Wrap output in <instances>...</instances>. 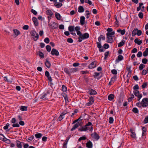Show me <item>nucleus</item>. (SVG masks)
Wrapping results in <instances>:
<instances>
[{
	"label": "nucleus",
	"instance_id": "nucleus-1",
	"mask_svg": "<svg viewBox=\"0 0 148 148\" xmlns=\"http://www.w3.org/2000/svg\"><path fill=\"white\" fill-rule=\"evenodd\" d=\"M93 125L90 122H88L84 126H83L79 128L78 130L80 131H86L88 130L92 132L93 130Z\"/></svg>",
	"mask_w": 148,
	"mask_h": 148
},
{
	"label": "nucleus",
	"instance_id": "nucleus-2",
	"mask_svg": "<svg viewBox=\"0 0 148 148\" xmlns=\"http://www.w3.org/2000/svg\"><path fill=\"white\" fill-rule=\"evenodd\" d=\"M142 33L141 30H138L137 29H135L133 31L132 35V36H134L136 34L138 36H140L141 35Z\"/></svg>",
	"mask_w": 148,
	"mask_h": 148
},
{
	"label": "nucleus",
	"instance_id": "nucleus-3",
	"mask_svg": "<svg viewBox=\"0 0 148 148\" xmlns=\"http://www.w3.org/2000/svg\"><path fill=\"white\" fill-rule=\"evenodd\" d=\"M30 33L32 36L34 37L33 38L34 40L36 41L39 38L38 34L37 33L35 30L32 31Z\"/></svg>",
	"mask_w": 148,
	"mask_h": 148
},
{
	"label": "nucleus",
	"instance_id": "nucleus-4",
	"mask_svg": "<svg viewBox=\"0 0 148 148\" xmlns=\"http://www.w3.org/2000/svg\"><path fill=\"white\" fill-rule=\"evenodd\" d=\"M48 25L49 27L52 29H54L58 28V24L54 22H52L51 23H49L48 22Z\"/></svg>",
	"mask_w": 148,
	"mask_h": 148
},
{
	"label": "nucleus",
	"instance_id": "nucleus-5",
	"mask_svg": "<svg viewBox=\"0 0 148 148\" xmlns=\"http://www.w3.org/2000/svg\"><path fill=\"white\" fill-rule=\"evenodd\" d=\"M141 105L143 107L148 106V98H145L143 99L141 102Z\"/></svg>",
	"mask_w": 148,
	"mask_h": 148
},
{
	"label": "nucleus",
	"instance_id": "nucleus-6",
	"mask_svg": "<svg viewBox=\"0 0 148 148\" xmlns=\"http://www.w3.org/2000/svg\"><path fill=\"white\" fill-rule=\"evenodd\" d=\"M51 54L53 56H58L59 55V53L58 51L54 48H53L51 52Z\"/></svg>",
	"mask_w": 148,
	"mask_h": 148
},
{
	"label": "nucleus",
	"instance_id": "nucleus-7",
	"mask_svg": "<svg viewBox=\"0 0 148 148\" xmlns=\"http://www.w3.org/2000/svg\"><path fill=\"white\" fill-rule=\"evenodd\" d=\"M49 94V91H47L46 93L42 95L40 97V99H43V100H46L48 99L49 98L47 96L48 94Z\"/></svg>",
	"mask_w": 148,
	"mask_h": 148
},
{
	"label": "nucleus",
	"instance_id": "nucleus-8",
	"mask_svg": "<svg viewBox=\"0 0 148 148\" xmlns=\"http://www.w3.org/2000/svg\"><path fill=\"white\" fill-rule=\"evenodd\" d=\"M91 136L97 140H98L100 138V137L99 135L96 132H95L93 134H91Z\"/></svg>",
	"mask_w": 148,
	"mask_h": 148
},
{
	"label": "nucleus",
	"instance_id": "nucleus-9",
	"mask_svg": "<svg viewBox=\"0 0 148 148\" xmlns=\"http://www.w3.org/2000/svg\"><path fill=\"white\" fill-rule=\"evenodd\" d=\"M89 102L86 104V106H88L91 105L93 103L94 101L93 97L92 96L90 97H89Z\"/></svg>",
	"mask_w": 148,
	"mask_h": 148
},
{
	"label": "nucleus",
	"instance_id": "nucleus-10",
	"mask_svg": "<svg viewBox=\"0 0 148 148\" xmlns=\"http://www.w3.org/2000/svg\"><path fill=\"white\" fill-rule=\"evenodd\" d=\"M97 62L94 61L92 62L88 66L89 69H92L96 67Z\"/></svg>",
	"mask_w": 148,
	"mask_h": 148
},
{
	"label": "nucleus",
	"instance_id": "nucleus-11",
	"mask_svg": "<svg viewBox=\"0 0 148 148\" xmlns=\"http://www.w3.org/2000/svg\"><path fill=\"white\" fill-rule=\"evenodd\" d=\"M108 39L107 42L108 43H112L114 41L113 36H107Z\"/></svg>",
	"mask_w": 148,
	"mask_h": 148
},
{
	"label": "nucleus",
	"instance_id": "nucleus-12",
	"mask_svg": "<svg viewBox=\"0 0 148 148\" xmlns=\"http://www.w3.org/2000/svg\"><path fill=\"white\" fill-rule=\"evenodd\" d=\"M89 94L90 95H94L97 94V92L92 89H89Z\"/></svg>",
	"mask_w": 148,
	"mask_h": 148
},
{
	"label": "nucleus",
	"instance_id": "nucleus-13",
	"mask_svg": "<svg viewBox=\"0 0 148 148\" xmlns=\"http://www.w3.org/2000/svg\"><path fill=\"white\" fill-rule=\"evenodd\" d=\"M92 143L89 140L86 143V147L88 148H92Z\"/></svg>",
	"mask_w": 148,
	"mask_h": 148
},
{
	"label": "nucleus",
	"instance_id": "nucleus-14",
	"mask_svg": "<svg viewBox=\"0 0 148 148\" xmlns=\"http://www.w3.org/2000/svg\"><path fill=\"white\" fill-rule=\"evenodd\" d=\"M81 36L83 39L84 40L88 38L89 37V35L88 33H85L82 34Z\"/></svg>",
	"mask_w": 148,
	"mask_h": 148
},
{
	"label": "nucleus",
	"instance_id": "nucleus-15",
	"mask_svg": "<svg viewBox=\"0 0 148 148\" xmlns=\"http://www.w3.org/2000/svg\"><path fill=\"white\" fill-rule=\"evenodd\" d=\"M80 23L82 25H83L85 23V17L83 16H82L80 18Z\"/></svg>",
	"mask_w": 148,
	"mask_h": 148
},
{
	"label": "nucleus",
	"instance_id": "nucleus-16",
	"mask_svg": "<svg viewBox=\"0 0 148 148\" xmlns=\"http://www.w3.org/2000/svg\"><path fill=\"white\" fill-rule=\"evenodd\" d=\"M66 114V113L62 112L59 116L57 119L58 121H60L62 120L64 118L63 116Z\"/></svg>",
	"mask_w": 148,
	"mask_h": 148
},
{
	"label": "nucleus",
	"instance_id": "nucleus-17",
	"mask_svg": "<svg viewBox=\"0 0 148 148\" xmlns=\"http://www.w3.org/2000/svg\"><path fill=\"white\" fill-rule=\"evenodd\" d=\"M123 57L121 55H119L118 56L117 58L115 60V62H119V61L122 60L123 59Z\"/></svg>",
	"mask_w": 148,
	"mask_h": 148
},
{
	"label": "nucleus",
	"instance_id": "nucleus-18",
	"mask_svg": "<svg viewBox=\"0 0 148 148\" xmlns=\"http://www.w3.org/2000/svg\"><path fill=\"white\" fill-rule=\"evenodd\" d=\"M130 132H131V136L133 138H136V134L134 132V130L132 129H130Z\"/></svg>",
	"mask_w": 148,
	"mask_h": 148
},
{
	"label": "nucleus",
	"instance_id": "nucleus-19",
	"mask_svg": "<svg viewBox=\"0 0 148 148\" xmlns=\"http://www.w3.org/2000/svg\"><path fill=\"white\" fill-rule=\"evenodd\" d=\"M32 20L35 25L36 26H37L38 25V23L37 18L35 17H33L32 18Z\"/></svg>",
	"mask_w": 148,
	"mask_h": 148
},
{
	"label": "nucleus",
	"instance_id": "nucleus-20",
	"mask_svg": "<svg viewBox=\"0 0 148 148\" xmlns=\"http://www.w3.org/2000/svg\"><path fill=\"white\" fill-rule=\"evenodd\" d=\"M78 11L79 13L83 12L84 11V9L82 6H80L78 8Z\"/></svg>",
	"mask_w": 148,
	"mask_h": 148
},
{
	"label": "nucleus",
	"instance_id": "nucleus-21",
	"mask_svg": "<svg viewBox=\"0 0 148 148\" xmlns=\"http://www.w3.org/2000/svg\"><path fill=\"white\" fill-rule=\"evenodd\" d=\"M45 65L48 68H49L51 66V63L47 59L46 60Z\"/></svg>",
	"mask_w": 148,
	"mask_h": 148
},
{
	"label": "nucleus",
	"instance_id": "nucleus-22",
	"mask_svg": "<svg viewBox=\"0 0 148 148\" xmlns=\"http://www.w3.org/2000/svg\"><path fill=\"white\" fill-rule=\"evenodd\" d=\"M13 31L14 34L16 36V37L18 35L20 34V32L17 29H13Z\"/></svg>",
	"mask_w": 148,
	"mask_h": 148
},
{
	"label": "nucleus",
	"instance_id": "nucleus-23",
	"mask_svg": "<svg viewBox=\"0 0 148 148\" xmlns=\"http://www.w3.org/2000/svg\"><path fill=\"white\" fill-rule=\"evenodd\" d=\"M117 31L118 33H120L121 34L123 35L125 34V29L121 30V29H117Z\"/></svg>",
	"mask_w": 148,
	"mask_h": 148
},
{
	"label": "nucleus",
	"instance_id": "nucleus-24",
	"mask_svg": "<svg viewBox=\"0 0 148 148\" xmlns=\"http://www.w3.org/2000/svg\"><path fill=\"white\" fill-rule=\"evenodd\" d=\"M64 72L69 75L70 76L71 75L69 69H68L67 68H65L64 69Z\"/></svg>",
	"mask_w": 148,
	"mask_h": 148
},
{
	"label": "nucleus",
	"instance_id": "nucleus-25",
	"mask_svg": "<svg viewBox=\"0 0 148 148\" xmlns=\"http://www.w3.org/2000/svg\"><path fill=\"white\" fill-rule=\"evenodd\" d=\"M16 145L18 148H22V145L21 143L19 140H17L16 141Z\"/></svg>",
	"mask_w": 148,
	"mask_h": 148
},
{
	"label": "nucleus",
	"instance_id": "nucleus-26",
	"mask_svg": "<svg viewBox=\"0 0 148 148\" xmlns=\"http://www.w3.org/2000/svg\"><path fill=\"white\" fill-rule=\"evenodd\" d=\"M70 72L71 73V74L73 73H74L75 72H76L78 70V68H71L69 69Z\"/></svg>",
	"mask_w": 148,
	"mask_h": 148
},
{
	"label": "nucleus",
	"instance_id": "nucleus-27",
	"mask_svg": "<svg viewBox=\"0 0 148 148\" xmlns=\"http://www.w3.org/2000/svg\"><path fill=\"white\" fill-rule=\"evenodd\" d=\"M62 5V4L59 2H57V3H54V5L57 8H60Z\"/></svg>",
	"mask_w": 148,
	"mask_h": 148
},
{
	"label": "nucleus",
	"instance_id": "nucleus-28",
	"mask_svg": "<svg viewBox=\"0 0 148 148\" xmlns=\"http://www.w3.org/2000/svg\"><path fill=\"white\" fill-rule=\"evenodd\" d=\"M134 42L138 45H140L142 43V41L139 40L138 38H136L134 40Z\"/></svg>",
	"mask_w": 148,
	"mask_h": 148
},
{
	"label": "nucleus",
	"instance_id": "nucleus-29",
	"mask_svg": "<svg viewBox=\"0 0 148 148\" xmlns=\"http://www.w3.org/2000/svg\"><path fill=\"white\" fill-rule=\"evenodd\" d=\"M114 98V95L112 94H110L109 95L108 99L110 101L112 100Z\"/></svg>",
	"mask_w": 148,
	"mask_h": 148
},
{
	"label": "nucleus",
	"instance_id": "nucleus-30",
	"mask_svg": "<svg viewBox=\"0 0 148 148\" xmlns=\"http://www.w3.org/2000/svg\"><path fill=\"white\" fill-rule=\"evenodd\" d=\"M125 43V41L124 40H122L120 42H119L118 45V47H120L123 46Z\"/></svg>",
	"mask_w": 148,
	"mask_h": 148
},
{
	"label": "nucleus",
	"instance_id": "nucleus-31",
	"mask_svg": "<svg viewBox=\"0 0 148 148\" xmlns=\"http://www.w3.org/2000/svg\"><path fill=\"white\" fill-rule=\"evenodd\" d=\"M55 16L56 18L58 20H60L61 19L60 15L58 13L56 12L55 13Z\"/></svg>",
	"mask_w": 148,
	"mask_h": 148
},
{
	"label": "nucleus",
	"instance_id": "nucleus-32",
	"mask_svg": "<svg viewBox=\"0 0 148 148\" xmlns=\"http://www.w3.org/2000/svg\"><path fill=\"white\" fill-rule=\"evenodd\" d=\"M74 26H70L68 27V29L71 32H72L74 31Z\"/></svg>",
	"mask_w": 148,
	"mask_h": 148
},
{
	"label": "nucleus",
	"instance_id": "nucleus-33",
	"mask_svg": "<svg viewBox=\"0 0 148 148\" xmlns=\"http://www.w3.org/2000/svg\"><path fill=\"white\" fill-rule=\"evenodd\" d=\"M139 6L137 8V11H139L140 10H141V9L142 8V6L143 5V3H139Z\"/></svg>",
	"mask_w": 148,
	"mask_h": 148
},
{
	"label": "nucleus",
	"instance_id": "nucleus-34",
	"mask_svg": "<svg viewBox=\"0 0 148 148\" xmlns=\"http://www.w3.org/2000/svg\"><path fill=\"white\" fill-rule=\"evenodd\" d=\"M78 124L76 123L74 125L73 127L71 129V130L72 131L75 130L76 128L79 126Z\"/></svg>",
	"mask_w": 148,
	"mask_h": 148
},
{
	"label": "nucleus",
	"instance_id": "nucleus-35",
	"mask_svg": "<svg viewBox=\"0 0 148 148\" xmlns=\"http://www.w3.org/2000/svg\"><path fill=\"white\" fill-rule=\"evenodd\" d=\"M115 34L114 32H108L106 33L107 36H112Z\"/></svg>",
	"mask_w": 148,
	"mask_h": 148
},
{
	"label": "nucleus",
	"instance_id": "nucleus-36",
	"mask_svg": "<svg viewBox=\"0 0 148 148\" xmlns=\"http://www.w3.org/2000/svg\"><path fill=\"white\" fill-rule=\"evenodd\" d=\"M47 14L50 16H51L53 14L52 12L50 10H48L47 11Z\"/></svg>",
	"mask_w": 148,
	"mask_h": 148
},
{
	"label": "nucleus",
	"instance_id": "nucleus-37",
	"mask_svg": "<svg viewBox=\"0 0 148 148\" xmlns=\"http://www.w3.org/2000/svg\"><path fill=\"white\" fill-rule=\"evenodd\" d=\"M27 107L24 106H22L21 107L20 110L22 111H26Z\"/></svg>",
	"mask_w": 148,
	"mask_h": 148
},
{
	"label": "nucleus",
	"instance_id": "nucleus-38",
	"mask_svg": "<svg viewBox=\"0 0 148 148\" xmlns=\"http://www.w3.org/2000/svg\"><path fill=\"white\" fill-rule=\"evenodd\" d=\"M133 92L135 96L138 97L140 94L139 91L138 90H135Z\"/></svg>",
	"mask_w": 148,
	"mask_h": 148
},
{
	"label": "nucleus",
	"instance_id": "nucleus-39",
	"mask_svg": "<svg viewBox=\"0 0 148 148\" xmlns=\"http://www.w3.org/2000/svg\"><path fill=\"white\" fill-rule=\"evenodd\" d=\"M148 49H146L145 50V51L143 53V56L144 57L147 56L148 55Z\"/></svg>",
	"mask_w": 148,
	"mask_h": 148
},
{
	"label": "nucleus",
	"instance_id": "nucleus-40",
	"mask_svg": "<svg viewBox=\"0 0 148 148\" xmlns=\"http://www.w3.org/2000/svg\"><path fill=\"white\" fill-rule=\"evenodd\" d=\"M42 134L40 133H37L35 135V136L37 138H40L42 136Z\"/></svg>",
	"mask_w": 148,
	"mask_h": 148
},
{
	"label": "nucleus",
	"instance_id": "nucleus-41",
	"mask_svg": "<svg viewBox=\"0 0 148 148\" xmlns=\"http://www.w3.org/2000/svg\"><path fill=\"white\" fill-rule=\"evenodd\" d=\"M87 138L85 136H82L78 140L79 141H80L81 140H85Z\"/></svg>",
	"mask_w": 148,
	"mask_h": 148
},
{
	"label": "nucleus",
	"instance_id": "nucleus-42",
	"mask_svg": "<svg viewBox=\"0 0 148 148\" xmlns=\"http://www.w3.org/2000/svg\"><path fill=\"white\" fill-rule=\"evenodd\" d=\"M62 90L64 92H66L67 90L66 87L64 85H63L62 86Z\"/></svg>",
	"mask_w": 148,
	"mask_h": 148
},
{
	"label": "nucleus",
	"instance_id": "nucleus-43",
	"mask_svg": "<svg viewBox=\"0 0 148 148\" xmlns=\"http://www.w3.org/2000/svg\"><path fill=\"white\" fill-rule=\"evenodd\" d=\"M132 111L134 113H138V110L137 108H134L132 110Z\"/></svg>",
	"mask_w": 148,
	"mask_h": 148
},
{
	"label": "nucleus",
	"instance_id": "nucleus-44",
	"mask_svg": "<svg viewBox=\"0 0 148 148\" xmlns=\"http://www.w3.org/2000/svg\"><path fill=\"white\" fill-rule=\"evenodd\" d=\"M109 54V51H108L106 52L105 53V54H104L105 57L104 58V59L105 60H106L107 59Z\"/></svg>",
	"mask_w": 148,
	"mask_h": 148
},
{
	"label": "nucleus",
	"instance_id": "nucleus-45",
	"mask_svg": "<svg viewBox=\"0 0 148 148\" xmlns=\"http://www.w3.org/2000/svg\"><path fill=\"white\" fill-rule=\"evenodd\" d=\"M39 56L42 58H43L44 57V56L43 53L41 51L39 52Z\"/></svg>",
	"mask_w": 148,
	"mask_h": 148
},
{
	"label": "nucleus",
	"instance_id": "nucleus-46",
	"mask_svg": "<svg viewBox=\"0 0 148 148\" xmlns=\"http://www.w3.org/2000/svg\"><path fill=\"white\" fill-rule=\"evenodd\" d=\"M145 66V65H144L142 64H141L139 67V69L140 70H142Z\"/></svg>",
	"mask_w": 148,
	"mask_h": 148
},
{
	"label": "nucleus",
	"instance_id": "nucleus-47",
	"mask_svg": "<svg viewBox=\"0 0 148 148\" xmlns=\"http://www.w3.org/2000/svg\"><path fill=\"white\" fill-rule=\"evenodd\" d=\"M138 16L140 18L142 19L143 17V14L142 12H140L138 14Z\"/></svg>",
	"mask_w": 148,
	"mask_h": 148
},
{
	"label": "nucleus",
	"instance_id": "nucleus-48",
	"mask_svg": "<svg viewBox=\"0 0 148 148\" xmlns=\"http://www.w3.org/2000/svg\"><path fill=\"white\" fill-rule=\"evenodd\" d=\"M46 49L47 51L49 52L51 50V47L50 45H47L46 46Z\"/></svg>",
	"mask_w": 148,
	"mask_h": 148
},
{
	"label": "nucleus",
	"instance_id": "nucleus-49",
	"mask_svg": "<svg viewBox=\"0 0 148 148\" xmlns=\"http://www.w3.org/2000/svg\"><path fill=\"white\" fill-rule=\"evenodd\" d=\"M64 94L63 96L64 99L66 102L68 101V98L66 94Z\"/></svg>",
	"mask_w": 148,
	"mask_h": 148
},
{
	"label": "nucleus",
	"instance_id": "nucleus-50",
	"mask_svg": "<svg viewBox=\"0 0 148 148\" xmlns=\"http://www.w3.org/2000/svg\"><path fill=\"white\" fill-rule=\"evenodd\" d=\"M147 82H145L143 83V85H142V88L143 89L145 88L147 85Z\"/></svg>",
	"mask_w": 148,
	"mask_h": 148
},
{
	"label": "nucleus",
	"instance_id": "nucleus-51",
	"mask_svg": "<svg viewBox=\"0 0 148 148\" xmlns=\"http://www.w3.org/2000/svg\"><path fill=\"white\" fill-rule=\"evenodd\" d=\"M148 62V60L146 58H144L142 60V62L144 64H146Z\"/></svg>",
	"mask_w": 148,
	"mask_h": 148
},
{
	"label": "nucleus",
	"instance_id": "nucleus-52",
	"mask_svg": "<svg viewBox=\"0 0 148 148\" xmlns=\"http://www.w3.org/2000/svg\"><path fill=\"white\" fill-rule=\"evenodd\" d=\"M49 39L48 37L46 38L44 40V41L46 43H48L49 42Z\"/></svg>",
	"mask_w": 148,
	"mask_h": 148
},
{
	"label": "nucleus",
	"instance_id": "nucleus-53",
	"mask_svg": "<svg viewBox=\"0 0 148 148\" xmlns=\"http://www.w3.org/2000/svg\"><path fill=\"white\" fill-rule=\"evenodd\" d=\"M131 68V67L130 66L129 67H127L126 68V69L127 71L129 73H131V71L130 70Z\"/></svg>",
	"mask_w": 148,
	"mask_h": 148
},
{
	"label": "nucleus",
	"instance_id": "nucleus-54",
	"mask_svg": "<svg viewBox=\"0 0 148 148\" xmlns=\"http://www.w3.org/2000/svg\"><path fill=\"white\" fill-rule=\"evenodd\" d=\"M99 75V73H98L97 72H95L94 73V75H93V76L95 78H97V77Z\"/></svg>",
	"mask_w": 148,
	"mask_h": 148
},
{
	"label": "nucleus",
	"instance_id": "nucleus-55",
	"mask_svg": "<svg viewBox=\"0 0 148 148\" xmlns=\"http://www.w3.org/2000/svg\"><path fill=\"white\" fill-rule=\"evenodd\" d=\"M109 123H113L114 121V119L112 117H110L109 118Z\"/></svg>",
	"mask_w": 148,
	"mask_h": 148
},
{
	"label": "nucleus",
	"instance_id": "nucleus-56",
	"mask_svg": "<svg viewBox=\"0 0 148 148\" xmlns=\"http://www.w3.org/2000/svg\"><path fill=\"white\" fill-rule=\"evenodd\" d=\"M103 47L105 49H107L109 47V45L108 44L105 43L103 45Z\"/></svg>",
	"mask_w": 148,
	"mask_h": 148
},
{
	"label": "nucleus",
	"instance_id": "nucleus-57",
	"mask_svg": "<svg viewBox=\"0 0 148 148\" xmlns=\"http://www.w3.org/2000/svg\"><path fill=\"white\" fill-rule=\"evenodd\" d=\"M67 41L68 42L70 43H73V40L71 38H68L67 39Z\"/></svg>",
	"mask_w": 148,
	"mask_h": 148
},
{
	"label": "nucleus",
	"instance_id": "nucleus-58",
	"mask_svg": "<svg viewBox=\"0 0 148 148\" xmlns=\"http://www.w3.org/2000/svg\"><path fill=\"white\" fill-rule=\"evenodd\" d=\"M142 52L141 51H140L138 52V53L137 54V56L138 57H140L142 56Z\"/></svg>",
	"mask_w": 148,
	"mask_h": 148
},
{
	"label": "nucleus",
	"instance_id": "nucleus-59",
	"mask_svg": "<svg viewBox=\"0 0 148 148\" xmlns=\"http://www.w3.org/2000/svg\"><path fill=\"white\" fill-rule=\"evenodd\" d=\"M10 124L8 123H7L6 124V125L3 127V129L5 130H6L8 128Z\"/></svg>",
	"mask_w": 148,
	"mask_h": 148
},
{
	"label": "nucleus",
	"instance_id": "nucleus-60",
	"mask_svg": "<svg viewBox=\"0 0 148 148\" xmlns=\"http://www.w3.org/2000/svg\"><path fill=\"white\" fill-rule=\"evenodd\" d=\"M144 122L145 123H148V116L145 117L144 120Z\"/></svg>",
	"mask_w": 148,
	"mask_h": 148
},
{
	"label": "nucleus",
	"instance_id": "nucleus-61",
	"mask_svg": "<svg viewBox=\"0 0 148 148\" xmlns=\"http://www.w3.org/2000/svg\"><path fill=\"white\" fill-rule=\"evenodd\" d=\"M112 73L113 74L116 75L117 74V71L115 69H113L111 70Z\"/></svg>",
	"mask_w": 148,
	"mask_h": 148
},
{
	"label": "nucleus",
	"instance_id": "nucleus-62",
	"mask_svg": "<svg viewBox=\"0 0 148 148\" xmlns=\"http://www.w3.org/2000/svg\"><path fill=\"white\" fill-rule=\"evenodd\" d=\"M116 79V77H112L111 79V81L112 83H113L114 82V81Z\"/></svg>",
	"mask_w": 148,
	"mask_h": 148
},
{
	"label": "nucleus",
	"instance_id": "nucleus-63",
	"mask_svg": "<svg viewBox=\"0 0 148 148\" xmlns=\"http://www.w3.org/2000/svg\"><path fill=\"white\" fill-rule=\"evenodd\" d=\"M4 138H5V136L2 134H0V139L2 141L4 140Z\"/></svg>",
	"mask_w": 148,
	"mask_h": 148
},
{
	"label": "nucleus",
	"instance_id": "nucleus-64",
	"mask_svg": "<svg viewBox=\"0 0 148 148\" xmlns=\"http://www.w3.org/2000/svg\"><path fill=\"white\" fill-rule=\"evenodd\" d=\"M133 89L134 90H138L139 89V86L138 84H136L133 88Z\"/></svg>",
	"mask_w": 148,
	"mask_h": 148
}]
</instances>
